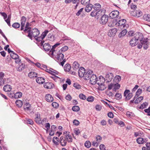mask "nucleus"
I'll use <instances>...</instances> for the list:
<instances>
[{
  "instance_id": "f257e3e1",
  "label": "nucleus",
  "mask_w": 150,
  "mask_h": 150,
  "mask_svg": "<svg viewBox=\"0 0 150 150\" xmlns=\"http://www.w3.org/2000/svg\"><path fill=\"white\" fill-rule=\"evenodd\" d=\"M28 36L30 38L33 37H36L40 34L39 31L36 28L33 29L31 31L28 30Z\"/></svg>"
},
{
  "instance_id": "f03ea898",
  "label": "nucleus",
  "mask_w": 150,
  "mask_h": 150,
  "mask_svg": "<svg viewBox=\"0 0 150 150\" xmlns=\"http://www.w3.org/2000/svg\"><path fill=\"white\" fill-rule=\"evenodd\" d=\"M126 21V20L125 19H123L119 21L115 24L117 26H120L121 29L127 28L129 26L127 24H125Z\"/></svg>"
},
{
  "instance_id": "7ed1b4c3",
  "label": "nucleus",
  "mask_w": 150,
  "mask_h": 150,
  "mask_svg": "<svg viewBox=\"0 0 150 150\" xmlns=\"http://www.w3.org/2000/svg\"><path fill=\"white\" fill-rule=\"evenodd\" d=\"M133 37L137 41L139 40L141 43V41H143V35L140 33H136L134 34Z\"/></svg>"
},
{
  "instance_id": "20e7f679",
  "label": "nucleus",
  "mask_w": 150,
  "mask_h": 150,
  "mask_svg": "<svg viewBox=\"0 0 150 150\" xmlns=\"http://www.w3.org/2000/svg\"><path fill=\"white\" fill-rule=\"evenodd\" d=\"M130 91L128 90H126L124 92V96L125 97V99L126 100H129L133 96L132 93H130Z\"/></svg>"
},
{
  "instance_id": "39448f33",
  "label": "nucleus",
  "mask_w": 150,
  "mask_h": 150,
  "mask_svg": "<svg viewBox=\"0 0 150 150\" xmlns=\"http://www.w3.org/2000/svg\"><path fill=\"white\" fill-rule=\"evenodd\" d=\"M108 16L105 15H103L101 17L100 20V23L103 25L105 24L108 22Z\"/></svg>"
},
{
  "instance_id": "423d86ee",
  "label": "nucleus",
  "mask_w": 150,
  "mask_h": 150,
  "mask_svg": "<svg viewBox=\"0 0 150 150\" xmlns=\"http://www.w3.org/2000/svg\"><path fill=\"white\" fill-rule=\"evenodd\" d=\"M113 74L112 73L110 72L107 73L105 78V81H106V82L108 83L110 82L113 79Z\"/></svg>"
},
{
  "instance_id": "0eeeda50",
  "label": "nucleus",
  "mask_w": 150,
  "mask_h": 150,
  "mask_svg": "<svg viewBox=\"0 0 150 150\" xmlns=\"http://www.w3.org/2000/svg\"><path fill=\"white\" fill-rule=\"evenodd\" d=\"M69 133H67V132H64V135L66 141L67 140L69 142H71L72 141V138L71 135L69 134Z\"/></svg>"
},
{
  "instance_id": "6e6552de",
  "label": "nucleus",
  "mask_w": 150,
  "mask_h": 150,
  "mask_svg": "<svg viewBox=\"0 0 150 150\" xmlns=\"http://www.w3.org/2000/svg\"><path fill=\"white\" fill-rule=\"evenodd\" d=\"M131 14L137 17H139L142 15V12L139 10H134L132 12Z\"/></svg>"
},
{
  "instance_id": "1a4fd4ad",
  "label": "nucleus",
  "mask_w": 150,
  "mask_h": 150,
  "mask_svg": "<svg viewBox=\"0 0 150 150\" xmlns=\"http://www.w3.org/2000/svg\"><path fill=\"white\" fill-rule=\"evenodd\" d=\"M90 83L93 85L96 84L97 78L96 75L92 74L91 77L89 78Z\"/></svg>"
},
{
  "instance_id": "9d476101",
  "label": "nucleus",
  "mask_w": 150,
  "mask_h": 150,
  "mask_svg": "<svg viewBox=\"0 0 150 150\" xmlns=\"http://www.w3.org/2000/svg\"><path fill=\"white\" fill-rule=\"evenodd\" d=\"M96 83L98 85H101L104 84L105 81V78L102 76H100L99 78H97Z\"/></svg>"
},
{
  "instance_id": "9b49d317",
  "label": "nucleus",
  "mask_w": 150,
  "mask_h": 150,
  "mask_svg": "<svg viewBox=\"0 0 150 150\" xmlns=\"http://www.w3.org/2000/svg\"><path fill=\"white\" fill-rule=\"evenodd\" d=\"M85 69L83 67H80L78 71V74L79 77H83L85 74Z\"/></svg>"
},
{
  "instance_id": "f8f14e48",
  "label": "nucleus",
  "mask_w": 150,
  "mask_h": 150,
  "mask_svg": "<svg viewBox=\"0 0 150 150\" xmlns=\"http://www.w3.org/2000/svg\"><path fill=\"white\" fill-rule=\"evenodd\" d=\"M119 14V12L118 11H114L109 14V16L112 18H114L117 17Z\"/></svg>"
},
{
  "instance_id": "ddd939ff",
  "label": "nucleus",
  "mask_w": 150,
  "mask_h": 150,
  "mask_svg": "<svg viewBox=\"0 0 150 150\" xmlns=\"http://www.w3.org/2000/svg\"><path fill=\"white\" fill-rule=\"evenodd\" d=\"M138 43V42L136 40H135V39L132 37L129 41V45L132 47H133L136 46Z\"/></svg>"
},
{
  "instance_id": "4468645a",
  "label": "nucleus",
  "mask_w": 150,
  "mask_h": 150,
  "mask_svg": "<svg viewBox=\"0 0 150 150\" xmlns=\"http://www.w3.org/2000/svg\"><path fill=\"white\" fill-rule=\"evenodd\" d=\"M48 31L46 30L43 32L41 37H38L36 38V40L38 41L41 40H43L45 37L46 36L47 34L48 33Z\"/></svg>"
},
{
  "instance_id": "2eb2a0df",
  "label": "nucleus",
  "mask_w": 150,
  "mask_h": 150,
  "mask_svg": "<svg viewBox=\"0 0 150 150\" xmlns=\"http://www.w3.org/2000/svg\"><path fill=\"white\" fill-rule=\"evenodd\" d=\"M92 71L90 70H89L87 71L84 74V75L83 76L84 79L86 80L89 79L90 76L92 74Z\"/></svg>"
},
{
  "instance_id": "dca6fc26",
  "label": "nucleus",
  "mask_w": 150,
  "mask_h": 150,
  "mask_svg": "<svg viewBox=\"0 0 150 150\" xmlns=\"http://www.w3.org/2000/svg\"><path fill=\"white\" fill-rule=\"evenodd\" d=\"M54 86V84L51 82H46L44 85V86L45 88L47 89H51Z\"/></svg>"
},
{
  "instance_id": "f3484780",
  "label": "nucleus",
  "mask_w": 150,
  "mask_h": 150,
  "mask_svg": "<svg viewBox=\"0 0 150 150\" xmlns=\"http://www.w3.org/2000/svg\"><path fill=\"white\" fill-rule=\"evenodd\" d=\"M141 43L143 44V48L144 50H146L148 48L149 45V42H148L147 40L144 39L143 41H141Z\"/></svg>"
},
{
  "instance_id": "a211bd4d",
  "label": "nucleus",
  "mask_w": 150,
  "mask_h": 150,
  "mask_svg": "<svg viewBox=\"0 0 150 150\" xmlns=\"http://www.w3.org/2000/svg\"><path fill=\"white\" fill-rule=\"evenodd\" d=\"M64 56V55L60 51H59L57 53V60L58 61H61L63 59Z\"/></svg>"
},
{
  "instance_id": "6ab92c4d",
  "label": "nucleus",
  "mask_w": 150,
  "mask_h": 150,
  "mask_svg": "<svg viewBox=\"0 0 150 150\" xmlns=\"http://www.w3.org/2000/svg\"><path fill=\"white\" fill-rule=\"evenodd\" d=\"M60 144L62 146H65L67 143V141L65 139L63 136H61L60 138Z\"/></svg>"
},
{
  "instance_id": "aec40b11",
  "label": "nucleus",
  "mask_w": 150,
  "mask_h": 150,
  "mask_svg": "<svg viewBox=\"0 0 150 150\" xmlns=\"http://www.w3.org/2000/svg\"><path fill=\"white\" fill-rule=\"evenodd\" d=\"M46 100L48 102H51L53 101V98L50 94L46 95L45 96Z\"/></svg>"
},
{
  "instance_id": "412c9836",
  "label": "nucleus",
  "mask_w": 150,
  "mask_h": 150,
  "mask_svg": "<svg viewBox=\"0 0 150 150\" xmlns=\"http://www.w3.org/2000/svg\"><path fill=\"white\" fill-rule=\"evenodd\" d=\"M117 31V29L116 28H114L112 29L109 30L108 32V35L110 36H112V35H114L115 34Z\"/></svg>"
},
{
  "instance_id": "4be33fe9",
  "label": "nucleus",
  "mask_w": 150,
  "mask_h": 150,
  "mask_svg": "<svg viewBox=\"0 0 150 150\" xmlns=\"http://www.w3.org/2000/svg\"><path fill=\"white\" fill-rule=\"evenodd\" d=\"M127 28L122 29L123 30L119 34L118 36L120 38H121L122 37L125 36L126 34L127 31L126 30Z\"/></svg>"
},
{
  "instance_id": "5701e85b",
  "label": "nucleus",
  "mask_w": 150,
  "mask_h": 150,
  "mask_svg": "<svg viewBox=\"0 0 150 150\" xmlns=\"http://www.w3.org/2000/svg\"><path fill=\"white\" fill-rule=\"evenodd\" d=\"M44 50L46 51H49L51 49L50 45L48 43H45L43 46Z\"/></svg>"
},
{
  "instance_id": "b1692460",
  "label": "nucleus",
  "mask_w": 150,
  "mask_h": 150,
  "mask_svg": "<svg viewBox=\"0 0 150 150\" xmlns=\"http://www.w3.org/2000/svg\"><path fill=\"white\" fill-rule=\"evenodd\" d=\"M93 6V5L91 4L87 5L85 9V11L87 12H90Z\"/></svg>"
},
{
  "instance_id": "393cba45",
  "label": "nucleus",
  "mask_w": 150,
  "mask_h": 150,
  "mask_svg": "<svg viewBox=\"0 0 150 150\" xmlns=\"http://www.w3.org/2000/svg\"><path fill=\"white\" fill-rule=\"evenodd\" d=\"M12 89L10 85H5L4 87V90L6 92L10 91Z\"/></svg>"
},
{
  "instance_id": "a878e982",
  "label": "nucleus",
  "mask_w": 150,
  "mask_h": 150,
  "mask_svg": "<svg viewBox=\"0 0 150 150\" xmlns=\"http://www.w3.org/2000/svg\"><path fill=\"white\" fill-rule=\"evenodd\" d=\"M79 66V64L76 62H74L73 64L72 68L74 70L78 69Z\"/></svg>"
},
{
  "instance_id": "bb28decb",
  "label": "nucleus",
  "mask_w": 150,
  "mask_h": 150,
  "mask_svg": "<svg viewBox=\"0 0 150 150\" xmlns=\"http://www.w3.org/2000/svg\"><path fill=\"white\" fill-rule=\"evenodd\" d=\"M36 81L39 84H42L45 81L44 78L42 77H38L36 79Z\"/></svg>"
},
{
  "instance_id": "cd10ccee",
  "label": "nucleus",
  "mask_w": 150,
  "mask_h": 150,
  "mask_svg": "<svg viewBox=\"0 0 150 150\" xmlns=\"http://www.w3.org/2000/svg\"><path fill=\"white\" fill-rule=\"evenodd\" d=\"M52 141L53 143L56 145H58L60 143L59 139L57 137H54Z\"/></svg>"
},
{
  "instance_id": "c85d7f7f",
  "label": "nucleus",
  "mask_w": 150,
  "mask_h": 150,
  "mask_svg": "<svg viewBox=\"0 0 150 150\" xmlns=\"http://www.w3.org/2000/svg\"><path fill=\"white\" fill-rule=\"evenodd\" d=\"M143 19L146 21L150 22V14H145L143 16Z\"/></svg>"
},
{
  "instance_id": "c756f323",
  "label": "nucleus",
  "mask_w": 150,
  "mask_h": 150,
  "mask_svg": "<svg viewBox=\"0 0 150 150\" xmlns=\"http://www.w3.org/2000/svg\"><path fill=\"white\" fill-rule=\"evenodd\" d=\"M104 12L102 11V10H100L98 11H97L96 16H98L97 18H99V17L102 16L104 14Z\"/></svg>"
},
{
  "instance_id": "7c9ffc66",
  "label": "nucleus",
  "mask_w": 150,
  "mask_h": 150,
  "mask_svg": "<svg viewBox=\"0 0 150 150\" xmlns=\"http://www.w3.org/2000/svg\"><path fill=\"white\" fill-rule=\"evenodd\" d=\"M71 69V66L69 64H67L64 66V69L65 71L68 72Z\"/></svg>"
},
{
  "instance_id": "2f4dec72",
  "label": "nucleus",
  "mask_w": 150,
  "mask_h": 150,
  "mask_svg": "<svg viewBox=\"0 0 150 150\" xmlns=\"http://www.w3.org/2000/svg\"><path fill=\"white\" fill-rule=\"evenodd\" d=\"M48 70V71H47V72H48V73H49L51 74H52L53 75H54V74L53 73L57 74L58 73V72L57 71L53 69L52 68H50L49 70Z\"/></svg>"
},
{
  "instance_id": "473e14b6",
  "label": "nucleus",
  "mask_w": 150,
  "mask_h": 150,
  "mask_svg": "<svg viewBox=\"0 0 150 150\" xmlns=\"http://www.w3.org/2000/svg\"><path fill=\"white\" fill-rule=\"evenodd\" d=\"M28 76L30 78L37 77V74L34 72H30L28 74Z\"/></svg>"
},
{
  "instance_id": "72a5a7b5",
  "label": "nucleus",
  "mask_w": 150,
  "mask_h": 150,
  "mask_svg": "<svg viewBox=\"0 0 150 150\" xmlns=\"http://www.w3.org/2000/svg\"><path fill=\"white\" fill-rule=\"evenodd\" d=\"M22 93L21 92H18L16 93L14 96L15 98H21L22 96Z\"/></svg>"
},
{
  "instance_id": "f704fd0d",
  "label": "nucleus",
  "mask_w": 150,
  "mask_h": 150,
  "mask_svg": "<svg viewBox=\"0 0 150 150\" xmlns=\"http://www.w3.org/2000/svg\"><path fill=\"white\" fill-rule=\"evenodd\" d=\"M114 88L113 89V90L115 91L117 89H119L120 87V85L117 82L116 83L114 84Z\"/></svg>"
},
{
  "instance_id": "c9c22d12",
  "label": "nucleus",
  "mask_w": 150,
  "mask_h": 150,
  "mask_svg": "<svg viewBox=\"0 0 150 150\" xmlns=\"http://www.w3.org/2000/svg\"><path fill=\"white\" fill-rule=\"evenodd\" d=\"M10 56L13 59H14L19 57V56L17 54L13 52L11 53L10 54Z\"/></svg>"
},
{
  "instance_id": "e433bc0d",
  "label": "nucleus",
  "mask_w": 150,
  "mask_h": 150,
  "mask_svg": "<svg viewBox=\"0 0 150 150\" xmlns=\"http://www.w3.org/2000/svg\"><path fill=\"white\" fill-rule=\"evenodd\" d=\"M101 6L99 4H96L94 5V9L97 11L100 9L101 8Z\"/></svg>"
},
{
  "instance_id": "4c0bfd02",
  "label": "nucleus",
  "mask_w": 150,
  "mask_h": 150,
  "mask_svg": "<svg viewBox=\"0 0 150 150\" xmlns=\"http://www.w3.org/2000/svg\"><path fill=\"white\" fill-rule=\"evenodd\" d=\"M25 67V65L22 63L18 67L17 70L19 71H22L23 70Z\"/></svg>"
},
{
  "instance_id": "58836bf2",
  "label": "nucleus",
  "mask_w": 150,
  "mask_h": 150,
  "mask_svg": "<svg viewBox=\"0 0 150 150\" xmlns=\"http://www.w3.org/2000/svg\"><path fill=\"white\" fill-rule=\"evenodd\" d=\"M16 103L17 106L19 107H21L22 105V102L19 100H17L16 102Z\"/></svg>"
},
{
  "instance_id": "ea45409f",
  "label": "nucleus",
  "mask_w": 150,
  "mask_h": 150,
  "mask_svg": "<svg viewBox=\"0 0 150 150\" xmlns=\"http://www.w3.org/2000/svg\"><path fill=\"white\" fill-rule=\"evenodd\" d=\"M137 142L139 144H143L144 143L143 138L141 137H139L137 139Z\"/></svg>"
},
{
  "instance_id": "a19ab883",
  "label": "nucleus",
  "mask_w": 150,
  "mask_h": 150,
  "mask_svg": "<svg viewBox=\"0 0 150 150\" xmlns=\"http://www.w3.org/2000/svg\"><path fill=\"white\" fill-rule=\"evenodd\" d=\"M90 3V0H81V4L84 5L89 4Z\"/></svg>"
},
{
  "instance_id": "79ce46f5",
  "label": "nucleus",
  "mask_w": 150,
  "mask_h": 150,
  "mask_svg": "<svg viewBox=\"0 0 150 150\" xmlns=\"http://www.w3.org/2000/svg\"><path fill=\"white\" fill-rule=\"evenodd\" d=\"M26 20V18L23 16L22 17L21 20V25H25Z\"/></svg>"
},
{
  "instance_id": "37998d69",
  "label": "nucleus",
  "mask_w": 150,
  "mask_h": 150,
  "mask_svg": "<svg viewBox=\"0 0 150 150\" xmlns=\"http://www.w3.org/2000/svg\"><path fill=\"white\" fill-rule=\"evenodd\" d=\"M143 98L142 96H140L137 98L135 101L134 103L135 104H138L143 99Z\"/></svg>"
},
{
  "instance_id": "c03bdc74",
  "label": "nucleus",
  "mask_w": 150,
  "mask_h": 150,
  "mask_svg": "<svg viewBox=\"0 0 150 150\" xmlns=\"http://www.w3.org/2000/svg\"><path fill=\"white\" fill-rule=\"evenodd\" d=\"M11 81L10 79L8 78L4 79L3 80V83L5 84L6 83H8L10 82Z\"/></svg>"
},
{
  "instance_id": "a18cd8bd",
  "label": "nucleus",
  "mask_w": 150,
  "mask_h": 150,
  "mask_svg": "<svg viewBox=\"0 0 150 150\" xmlns=\"http://www.w3.org/2000/svg\"><path fill=\"white\" fill-rule=\"evenodd\" d=\"M12 27L16 28H17L20 27V24L18 23H15L12 25Z\"/></svg>"
},
{
  "instance_id": "49530a36",
  "label": "nucleus",
  "mask_w": 150,
  "mask_h": 150,
  "mask_svg": "<svg viewBox=\"0 0 150 150\" xmlns=\"http://www.w3.org/2000/svg\"><path fill=\"white\" fill-rule=\"evenodd\" d=\"M80 110V108L78 106H74L72 108V110L75 112H77Z\"/></svg>"
},
{
  "instance_id": "de8ad7c7",
  "label": "nucleus",
  "mask_w": 150,
  "mask_h": 150,
  "mask_svg": "<svg viewBox=\"0 0 150 150\" xmlns=\"http://www.w3.org/2000/svg\"><path fill=\"white\" fill-rule=\"evenodd\" d=\"M148 105V103L146 102H145L140 106L139 108L141 109H144L146 108V106Z\"/></svg>"
},
{
  "instance_id": "09e8293b",
  "label": "nucleus",
  "mask_w": 150,
  "mask_h": 150,
  "mask_svg": "<svg viewBox=\"0 0 150 150\" xmlns=\"http://www.w3.org/2000/svg\"><path fill=\"white\" fill-rule=\"evenodd\" d=\"M99 86V90H103L106 88V87L104 85V84H103L101 85H98Z\"/></svg>"
},
{
  "instance_id": "8fccbe9b",
  "label": "nucleus",
  "mask_w": 150,
  "mask_h": 150,
  "mask_svg": "<svg viewBox=\"0 0 150 150\" xmlns=\"http://www.w3.org/2000/svg\"><path fill=\"white\" fill-rule=\"evenodd\" d=\"M68 49V47L67 46H64L62 48L59 50L61 52H65L66 51H67Z\"/></svg>"
},
{
  "instance_id": "3c124183",
  "label": "nucleus",
  "mask_w": 150,
  "mask_h": 150,
  "mask_svg": "<svg viewBox=\"0 0 150 150\" xmlns=\"http://www.w3.org/2000/svg\"><path fill=\"white\" fill-rule=\"evenodd\" d=\"M57 46L55 44L54 45L52 48V49H51L50 51V52L51 53V55H53V52L55 51V50L54 49L57 47Z\"/></svg>"
},
{
  "instance_id": "603ef678",
  "label": "nucleus",
  "mask_w": 150,
  "mask_h": 150,
  "mask_svg": "<svg viewBox=\"0 0 150 150\" xmlns=\"http://www.w3.org/2000/svg\"><path fill=\"white\" fill-rule=\"evenodd\" d=\"M73 86L77 89H79L81 88V86L77 83H74L73 84Z\"/></svg>"
},
{
  "instance_id": "864d4df0",
  "label": "nucleus",
  "mask_w": 150,
  "mask_h": 150,
  "mask_svg": "<svg viewBox=\"0 0 150 150\" xmlns=\"http://www.w3.org/2000/svg\"><path fill=\"white\" fill-rule=\"evenodd\" d=\"M96 141L99 143L101 142L102 140V137L99 135H98L96 137Z\"/></svg>"
},
{
  "instance_id": "5fc2aeb1",
  "label": "nucleus",
  "mask_w": 150,
  "mask_h": 150,
  "mask_svg": "<svg viewBox=\"0 0 150 150\" xmlns=\"http://www.w3.org/2000/svg\"><path fill=\"white\" fill-rule=\"evenodd\" d=\"M142 90L141 89L139 88L138 89L136 93V95L137 96V97H138L140 95V94L142 93Z\"/></svg>"
},
{
  "instance_id": "6e6d98bb",
  "label": "nucleus",
  "mask_w": 150,
  "mask_h": 150,
  "mask_svg": "<svg viewBox=\"0 0 150 150\" xmlns=\"http://www.w3.org/2000/svg\"><path fill=\"white\" fill-rule=\"evenodd\" d=\"M84 145H85V146L86 147L88 148H89L91 146V143L90 142L86 141L85 142V143L84 144Z\"/></svg>"
},
{
  "instance_id": "4d7b16f0",
  "label": "nucleus",
  "mask_w": 150,
  "mask_h": 150,
  "mask_svg": "<svg viewBox=\"0 0 150 150\" xmlns=\"http://www.w3.org/2000/svg\"><path fill=\"white\" fill-rule=\"evenodd\" d=\"M79 97L80 98L83 100H85L86 99V96L83 94L81 93L79 95Z\"/></svg>"
},
{
  "instance_id": "13d9d810",
  "label": "nucleus",
  "mask_w": 150,
  "mask_h": 150,
  "mask_svg": "<svg viewBox=\"0 0 150 150\" xmlns=\"http://www.w3.org/2000/svg\"><path fill=\"white\" fill-rule=\"evenodd\" d=\"M87 101L89 102H92L94 100V98L93 96H89L87 98Z\"/></svg>"
},
{
  "instance_id": "bf43d9fd",
  "label": "nucleus",
  "mask_w": 150,
  "mask_h": 150,
  "mask_svg": "<svg viewBox=\"0 0 150 150\" xmlns=\"http://www.w3.org/2000/svg\"><path fill=\"white\" fill-rule=\"evenodd\" d=\"M52 106L54 108H57L58 107L59 105L58 103L55 102H53L52 103Z\"/></svg>"
},
{
  "instance_id": "052dcab7",
  "label": "nucleus",
  "mask_w": 150,
  "mask_h": 150,
  "mask_svg": "<svg viewBox=\"0 0 150 150\" xmlns=\"http://www.w3.org/2000/svg\"><path fill=\"white\" fill-rule=\"evenodd\" d=\"M115 97L117 99L119 100L121 98V95L119 93H116L115 95Z\"/></svg>"
},
{
  "instance_id": "680f3d73",
  "label": "nucleus",
  "mask_w": 150,
  "mask_h": 150,
  "mask_svg": "<svg viewBox=\"0 0 150 150\" xmlns=\"http://www.w3.org/2000/svg\"><path fill=\"white\" fill-rule=\"evenodd\" d=\"M97 11L95 10L92 11L91 13V16L93 17L96 16Z\"/></svg>"
},
{
  "instance_id": "e2e57ef3",
  "label": "nucleus",
  "mask_w": 150,
  "mask_h": 150,
  "mask_svg": "<svg viewBox=\"0 0 150 150\" xmlns=\"http://www.w3.org/2000/svg\"><path fill=\"white\" fill-rule=\"evenodd\" d=\"M29 25V23L27 22L26 24L25 27V29L24 30V31L26 32L28 29L30 28L28 26Z\"/></svg>"
},
{
  "instance_id": "0e129e2a",
  "label": "nucleus",
  "mask_w": 150,
  "mask_h": 150,
  "mask_svg": "<svg viewBox=\"0 0 150 150\" xmlns=\"http://www.w3.org/2000/svg\"><path fill=\"white\" fill-rule=\"evenodd\" d=\"M115 79L117 80V82H118L121 80V77L120 76H116L115 77Z\"/></svg>"
},
{
  "instance_id": "69168bd1",
  "label": "nucleus",
  "mask_w": 150,
  "mask_h": 150,
  "mask_svg": "<svg viewBox=\"0 0 150 150\" xmlns=\"http://www.w3.org/2000/svg\"><path fill=\"white\" fill-rule=\"evenodd\" d=\"M73 123L76 126H78L79 124V122L77 120H74L73 121Z\"/></svg>"
},
{
  "instance_id": "338daca9",
  "label": "nucleus",
  "mask_w": 150,
  "mask_h": 150,
  "mask_svg": "<svg viewBox=\"0 0 150 150\" xmlns=\"http://www.w3.org/2000/svg\"><path fill=\"white\" fill-rule=\"evenodd\" d=\"M144 111L145 112L147 113V115L149 116H150V107L148 108L145 109Z\"/></svg>"
},
{
  "instance_id": "774afa93",
  "label": "nucleus",
  "mask_w": 150,
  "mask_h": 150,
  "mask_svg": "<svg viewBox=\"0 0 150 150\" xmlns=\"http://www.w3.org/2000/svg\"><path fill=\"white\" fill-rule=\"evenodd\" d=\"M99 143L97 141H96V142L94 141L93 142L92 145L95 147H97L98 146Z\"/></svg>"
}]
</instances>
